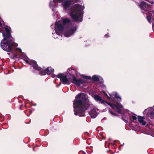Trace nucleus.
Here are the masks:
<instances>
[{
	"instance_id": "412c9836",
	"label": "nucleus",
	"mask_w": 154,
	"mask_h": 154,
	"mask_svg": "<svg viewBox=\"0 0 154 154\" xmlns=\"http://www.w3.org/2000/svg\"><path fill=\"white\" fill-rule=\"evenodd\" d=\"M83 77L84 79H88L89 80H91V76H85V75H83Z\"/></svg>"
},
{
	"instance_id": "6ab92c4d",
	"label": "nucleus",
	"mask_w": 154,
	"mask_h": 154,
	"mask_svg": "<svg viewBox=\"0 0 154 154\" xmlns=\"http://www.w3.org/2000/svg\"><path fill=\"white\" fill-rule=\"evenodd\" d=\"M152 15V14L151 13H150V14L146 17V19L148 20V21L149 22V23H151V16Z\"/></svg>"
},
{
	"instance_id": "c85d7f7f",
	"label": "nucleus",
	"mask_w": 154,
	"mask_h": 154,
	"mask_svg": "<svg viewBox=\"0 0 154 154\" xmlns=\"http://www.w3.org/2000/svg\"><path fill=\"white\" fill-rule=\"evenodd\" d=\"M109 112H110V113L111 114H112L113 115V113H114V112H112V110H109Z\"/></svg>"
},
{
	"instance_id": "f03ea898",
	"label": "nucleus",
	"mask_w": 154,
	"mask_h": 154,
	"mask_svg": "<svg viewBox=\"0 0 154 154\" xmlns=\"http://www.w3.org/2000/svg\"><path fill=\"white\" fill-rule=\"evenodd\" d=\"M4 28L6 33L2 32V36L4 38L1 42V47L5 51L11 52L13 51V46L17 45L16 43L13 40V38L11 33V28L10 27H4Z\"/></svg>"
},
{
	"instance_id": "4be33fe9",
	"label": "nucleus",
	"mask_w": 154,
	"mask_h": 154,
	"mask_svg": "<svg viewBox=\"0 0 154 154\" xmlns=\"http://www.w3.org/2000/svg\"><path fill=\"white\" fill-rule=\"evenodd\" d=\"M56 33L58 35H60L61 34V32L63 31H59L57 29H55Z\"/></svg>"
},
{
	"instance_id": "5701e85b",
	"label": "nucleus",
	"mask_w": 154,
	"mask_h": 154,
	"mask_svg": "<svg viewBox=\"0 0 154 154\" xmlns=\"http://www.w3.org/2000/svg\"><path fill=\"white\" fill-rule=\"evenodd\" d=\"M132 118L133 120V122H136L135 121H134L137 120V118L136 116H132Z\"/></svg>"
},
{
	"instance_id": "4c0bfd02",
	"label": "nucleus",
	"mask_w": 154,
	"mask_h": 154,
	"mask_svg": "<svg viewBox=\"0 0 154 154\" xmlns=\"http://www.w3.org/2000/svg\"><path fill=\"white\" fill-rule=\"evenodd\" d=\"M61 82H60V84H59V85H60L61 84Z\"/></svg>"
},
{
	"instance_id": "b1692460",
	"label": "nucleus",
	"mask_w": 154,
	"mask_h": 154,
	"mask_svg": "<svg viewBox=\"0 0 154 154\" xmlns=\"http://www.w3.org/2000/svg\"><path fill=\"white\" fill-rule=\"evenodd\" d=\"M103 93H104L105 97H106L108 99H110V97L107 94L105 91H103Z\"/></svg>"
},
{
	"instance_id": "f8f14e48",
	"label": "nucleus",
	"mask_w": 154,
	"mask_h": 154,
	"mask_svg": "<svg viewBox=\"0 0 154 154\" xmlns=\"http://www.w3.org/2000/svg\"><path fill=\"white\" fill-rule=\"evenodd\" d=\"M89 114L92 118H95L97 116V112L95 109H92L91 111L89 112Z\"/></svg>"
},
{
	"instance_id": "c9c22d12",
	"label": "nucleus",
	"mask_w": 154,
	"mask_h": 154,
	"mask_svg": "<svg viewBox=\"0 0 154 154\" xmlns=\"http://www.w3.org/2000/svg\"><path fill=\"white\" fill-rule=\"evenodd\" d=\"M152 27L154 29V24L152 25Z\"/></svg>"
},
{
	"instance_id": "0eeeda50",
	"label": "nucleus",
	"mask_w": 154,
	"mask_h": 154,
	"mask_svg": "<svg viewBox=\"0 0 154 154\" xmlns=\"http://www.w3.org/2000/svg\"><path fill=\"white\" fill-rule=\"evenodd\" d=\"M139 7L142 10L145 11H149L150 10V5L147 4L146 2L142 1L140 4L139 5Z\"/></svg>"
},
{
	"instance_id": "9d476101",
	"label": "nucleus",
	"mask_w": 154,
	"mask_h": 154,
	"mask_svg": "<svg viewBox=\"0 0 154 154\" xmlns=\"http://www.w3.org/2000/svg\"><path fill=\"white\" fill-rule=\"evenodd\" d=\"M39 67L40 68L39 69L36 70L39 71L41 75H45L46 74L49 75L50 74V68L49 67L45 69L41 68L40 66H39Z\"/></svg>"
},
{
	"instance_id": "dca6fc26",
	"label": "nucleus",
	"mask_w": 154,
	"mask_h": 154,
	"mask_svg": "<svg viewBox=\"0 0 154 154\" xmlns=\"http://www.w3.org/2000/svg\"><path fill=\"white\" fill-rule=\"evenodd\" d=\"M147 114L152 119H154V110H149L147 112Z\"/></svg>"
},
{
	"instance_id": "39448f33",
	"label": "nucleus",
	"mask_w": 154,
	"mask_h": 154,
	"mask_svg": "<svg viewBox=\"0 0 154 154\" xmlns=\"http://www.w3.org/2000/svg\"><path fill=\"white\" fill-rule=\"evenodd\" d=\"M68 74V76L72 77V82L77 86H79L80 85L85 82V81L83 79H77L74 75H72L70 73H69Z\"/></svg>"
},
{
	"instance_id": "a211bd4d",
	"label": "nucleus",
	"mask_w": 154,
	"mask_h": 154,
	"mask_svg": "<svg viewBox=\"0 0 154 154\" xmlns=\"http://www.w3.org/2000/svg\"><path fill=\"white\" fill-rule=\"evenodd\" d=\"M91 79L94 82H97L99 81V78L95 75H93L91 78Z\"/></svg>"
},
{
	"instance_id": "473e14b6",
	"label": "nucleus",
	"mask_w": 154,
	"mask_h": 154,
	"mask_svg": "<svg viewBox=\"0 0 154 154\" xmlns=\"http://www.w3.org/2000/svg\"><path fill=\"white\" fill-rule=\"evenodd\" d=\"M32 104L34 106H36V103Z\"/></svg>"
},
{
	"instance_id": "9b49d317",
	"label": "nucleus",
	"mask_w": 154,
	"mask_h": 154,
	"mask_svg": "<svg viewBox=\"0 0 154 154\" xmlns=\"http://www.w3.org/2000/svg\"><path fill=\"white\" fill-rule=\"evenodd\" d=\"M76 27H75L74 29H69L65 32V36L66 37H69L74 33L76 30Z\"/></svg>"
},
{
	"instance_id": "f3484780",
	"label": "nucleus",
	"mask_w": 154,
	"mask_h": 154,
	"mask_svg": "<svg viewBox=\"0 0 154 154\" xmlns=\"http://www.w3.org/2000/svg\"><path fill=\"white\" fill-rule=\"evenodd\" d=\"M70 22V20L67 18H64L63 20V25H65L66 24L69 23Z\"/></svg>"
},
{
	"instance_id": "58836bf2",
	"label": "nucleus",
	"mask_w": 154,
	"mask_h": 154,
	"mask_svg": "<svg viewBox=\"0 0 154 154\" xmlns=\"http://www.w3.org/2000/svg\"><path fill=\"white\" fill-rule=\"evenodd\" d=\"M109 140H111V138H109Z\"/></svg>"
},
{
	"instance_id": "ddd939ff",
	"label": "nucleus",
	"mask_w": 154,
	"mask_h": 154,
	"mask_svg": "<svg viewBox=\"0 0 154 154\" xmlns=\"http://www.w3.org/2000/svg\"><path fill=\"white\" fill-rule=\"evenodd\" d=\"M55 29L63 31L64 29V26L62 24L57 23L55 24Z\"/></svg>"
},
{
	"instance_id": "20e7f679",
	"label": "nucleus",
	"mask_w": 154,
	"mask_h": 154,
	"mask_svg": "<svg viewBox=\"0 0 154 154\" xmlns=\"http://www.w3.org/2000/svg\"><path fill=\"white\" fill-rule=\"evenodd\" d=\"M109 95L111 97H112L113 98L117 99V100L118 102H117L116 104L115 105L114 108H113V109H116L119 113H121L122 109L119 107L120 103H119L121 100V97L119 96L117 93L116 92H114L113 93V94H111Z\"/></svg>"
},
{
	"instance_id": "1a4fd4ad",
	"label": "nucleus",
	"mask_w": 154,
	"mask_h": 154,
	"mask_svg": "<svg viewBox=\"0 0 154 154\" xmlns=\"http://www.w3.org/2000/svg\"><path fill=\"white\" fill-rule=\"evenodd\" d=\"M79 0H70V1L66 0L64 2L63 6L66 10L69 7L71 3L73 4L74 3L76 2Z\"/></svg>"
},
{
	"instance_id": "7c9ffc66",
	"label": "nucleus",
	"mask_w": 154,
	"mask_h": 154,
	"mask_svg": "<svg viewBox=\"0 0 154 154\" xmlns=\"http://www.w3.org/2000/svg\"><path fill=\"white\" fill-rule=\"evenodd\" d=\"M113 115L114 116H117V114L116 113H113Z\"/></svg>"
},
{
	"instance_id": "f257e3e1",
	"label": "nucleus",
	"mask_w": 154,
	"mask_h": 154,
	"mask_svg": "<svg viewBox=\"0 0 154 154\" xmlns=\"http://www.w3.org/2000/svg\"><path fill=\"white\" fill-rule=\"evenodd\" d=\"M90 105L87 95L84 93H79L76 95L73 102L74 114L85 116V111L89 108Z\"/></svg>"
},
{
	"instance_id": "a878e982",
	"label": "nucleus",
	"mask_w": 154,
	"mask_h": 154,
	"mask_svg": "<svg viewBox=\"0 0 154 154\" xmlns=\"http://www.w3.org/2000/svg\"><path fill=\"white\" fill-rule=\"evenodd\" d=\"M16 49L20 53L22 52V50L20 48H16Z\"/></svg>"
},
{
	"instance_id": "72a5a7b5",
	"label": "nucleus",
	"mask_w": 154,
	"mask_h": 154,
	"mask_svg": "<svg viewBox=\"0 0 154 154\" xmlns=\"http://www.w3.org/2000/svg\"><path fill=\"white\" fill-rule=\"evenodd\" d=\"M35 147H34L33 149V151H35Z\"/></svg>"
},
{
	"instance_id": "423d86ee",
	"label": "nucleus",
	"mask_w": 154,
	"mask_h": 154,
	"mask_svg": "<svg viewBox=\"0 0 154 154\" xmlns=\"http://www.w3.org/2000/svg\"><path fill=\"white\" fill-rule=\"evenodd\" d=\"M56 77L59 78L61 81L62 82V83L66 85L68 84H70V83L69 82V80L67 78V76L66 75H64L63 73H59L56 75Z\"/></svg>"
},
{
	"instance_id": "393cba45",
	"label": "nucleus",
	"mask_w": 154,
	"mask_h": 154,
	"mask_svg": "<svg viewBox=\"0 0 154 154\" xmlns=\"http://www.w3.org/2000/svg\"><path fill=\"white\" fill-rule=\"evenodd\" d=\"M17 56H18V54H15L13 56L12 59H14L15 58H17Z\"/></svg>"
},
{
	"instance_id": "f704fd0d",
	"label": "nucleus",
	"mask_w": 154,
	"mask_h": 154,
	"mask_svg": "<svg viewBox=\"0 0 154 154\" xmlns=\"http://www.w3.org/2000/svg\"><path fill=\"white\" fill-rule=\"evenodd\" d=\"M2 31V29H0V32H1Z\"/></svg>"
},
{
	"instance_id": "6e6552de",
	"label": "nucleus",
	"mask_w": 154,
	"mask_h": 154,
	"mask_svg": "<svg viewBox=\"0 0 154 154\" xmlns=\"http://www.w3.org/2000/svg\"><path fill=\"white\" fill-rule=\"evenodd\" d=\"M25 61L27 63L30 65H32L34 69H39L40 68V67H39L36 62L35 60H25Z\"/></svg>"
},
{
	"instance_id": "4468645a",
	"label": "nucleus",
	"mask_w": 154,
	"mask_h": 154,
	"mask_svg": "<svg viewBox=\"0 0 154 154\" xmlns=\"http://www.w3.org/2000/svg\"><path fill=\"white\" fill-rule=\"evenodd\" d=\"M94 99L97 101L100 102L101 103H104L106 101L102 99V98L98 95H96L94 96Z\"/></svg>"
},
{
	"instance_id": "bb28decb",
	"label": "nucleus",
	"mask_w": 154,
	"mask_h": 154,
	"mask_svg": "<svg viewBox=\"0 0 154 154\" xmlns=\"http://www.w3.org/2000/svg\"><path fill=\"white\" fill-rule=\"evenodd\" d=\"M50 74L54 71V69L51 68V67H50Z\"/></svg>"
},
{
	"instance_id": "7ed1b4c3",
	"label": "nucleus",
	"mask_w": 154,
	"mask_h": 154,
	"mask_svg": "<svg viewBox=\"0 0 154 154\" xmlns=\"http://www.w3.org/2000/svg\"><path fill=\"white\" fill-rule=\"evenodd\" d=\"M81 6L79 4H75L70 10V14L74 21L82 22V13L81 11Z\"/></svg>"
},
{
	"instance_id": "cd10ccee",
	"label": "nucleus",
	"mask_w": 154,
	"mask_h": 154,
	"mask_svg": "<svg viewBox=\"0 0 154 154\" xmlns=\"http://www.w3.org/2000/svg\"><path fill=\"white\" fill-rule=\"evenodd\" d=\"M79 154H86V153L82 151H80L79 153Z\"/></svg>"
},
{
	"instance_id": "2eb2a0df",
	"label": "nucleus",
	"mask_w": 154,
	"mask_h": 154,
	"mask_svg": "<svg viewBox=\"0 0 154 154\" xmlns=\"http://www.w3.org/2000/svg\"><path fill=\"white\" fill-rule=\"evenodd\" d=\"M144 118L143 117H142L140 116H138V121L142 123V125H145L146 124V122L143 121Z\"/></svg>"
},
{
	"instance_id": "e433bc0d",
	"label": "nucleus",
	"mask_w": 154,
	"mask_h": 154,
	"mask_svg": "<svg viewBox=\"0 0 154 154\" xmlns=\"http://www.w3.org/2000/svg\"><path fill=\"white\" fill-rule=\"evenodd\" d=\"M142 13H143V14H144L145 13V12H143V11H142Z\"/></svg>"
},
{
	"instance_id": "2f4dec72",
	"label": "nucleus",
	"mask_w": 154,
	"mask_h": 154,
	"mask_svg": "<svg viewBox=\"0 0 154 154\" xmlns=\"http://www.w3.org/2000/svg\"><path fill=\"white\" fill-rule=\"evenodd\" d=\"M73 70H74L75 72H76V69H73Z\"/></svg>"
},
{
	"instance_id": "aec40b11",
	"label": "nucleus",
	"mask_w": 154,
	"mask_h": 154,
	"mask_svg": "<svg viewBox=\"0 0 154 154\" xmlns=\"http://www.w3.org/2000/svg\"><path fill=\"white\" fill-rule=\"evenodd\" d=\"M105 103H106L108 105H109V106H110L112 109L114 108V106H115V105L116 104H112V103H111L110 102H107L106 101V102H104V104H105Z\"/></svg>"
},
{
	"instance_id": "c756f323",
	"label": "nucleus",
	"mask_w": 154,
	"mask_h": 154,
	"mask_svg": "<svg viewBox=\"0 0 154 154\" xmlns=\"http://www.w3.org/2000/svg\"><path fill=\"white\" fill-rule=\"evenodd\" d=\"M23 105H20V109H22V107H23Z\"/></svg>"
},
{
	"instance_id": "ea45409f",
	"label": "nucleus",
	"mask_w": 154,
	"mask_h": 154,
	"mask_svg": "<svg viewBox=\"0 0 154 154\" xmlns=\"http://www.w3.org/2000/svg\"><path fill=\"white\" fill-rule=\"evenodd\" d=\"M153 20H154V18H153Z\"/></svg>"
}]
</instances>
